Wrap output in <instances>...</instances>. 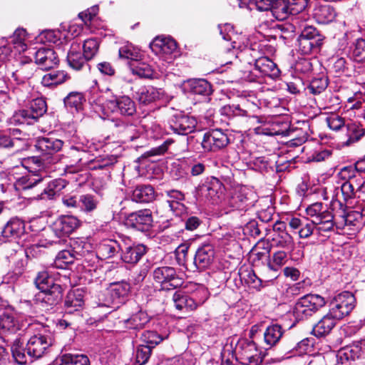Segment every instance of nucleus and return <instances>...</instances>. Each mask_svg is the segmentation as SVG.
I'll use <instances>...</instances> for the list:
<instances>
[{"label":"nucleus","mask_w":365,"mask_h":365,"mask_svg":"<svg viewBox=\"0 0 365 365\" xmlns=\"http://www.w3.org/2000/svg\"><path fill=\"white\" fill-rule=\"evenodd\" d=\"M96 112L104 116L117 113L123 116H133L136 113L135 103L128 96H115L103 103H96Z\"/></svg>","instance_id":"1"},{"label":"nucleus","mask_w":365,"mask_h":365,"mask_svg":"<svg viewBox=\"0 0 365 365\" xmlns=\"http://www.w3.org/2000/svg\"><path fill=\"white\" fill-rule=\"evenodd\" d=\"M325 304L324 299L318 294H307L299 298L293 309L297 321H303L316 313Z\"/></svg>","instance_id":"2"},{"label":"nucleus","mask_w":365,"mask_h":365,"mask_svg":"<svg viewBox=\"0 0 365 365\" xmlns=\"http://www.w3.org/2000/svg\"><path fill=\"white\" fill-rule=\"evenodd\" d=\"M280 71L277 64L266 56L255 59L254 67L245 73V78L250 82L258 81L267 76L272 78L279 76Z\"/></svg>","instance_id":"3"},{"label":"nucleus","mask_w":365,"mask_h":365,"mask_svg":"<svg viewBox=\"0 0 365 365\" xmlns=\"http://www.w3.org/2000/svg\"><path fill=\"white\" fill-rule=\"evenodd\" d=\"M28 331H38L37 334H34L29 339L26 344V351L29 356L35 359L42 357L52 345V338L51 336L45 334L46 327H33L28 329Z\"/></svg>","instance_id":"4"},{"label":"nucleus","mask_w":365,"mask_h":365,"mask_svg":"<svg viewBox=\"0 0 365 365\" xmlns=\"http://www.w3.org/2000/svg\"><path fill=\"white\" fill-rule=\"evenodd\" d=\"M33 327L43 328V324L36 322L33 318L24 314L4 313L0 316V329L4 333H15L19 330L31 329Z\"/></svg>","instance_id":"5"},{"label":"nucleus","mask_w":365,"mask_h":365,"mask_svg":"<svg viewBox=\"0 0 365 365\" xmlns=\"http://www.w3.org/2000/svg\"><path fill=\"white\" fill-rule=\"evenodd\" d=\"M355 307V297L349 292L337 294L330 304L329 311L339 319L350 314Z\"/></svg>","instance_id":"6"},{"label":"nucleus","mask_w":365,"mask_h":365,"mask_svg":"<svg viewBox=\"0 0 365 365\" xmlns=\"http://www.w3.org/2000/svg\"><path fill=\"white\" fill-rule=\"evenodd\" d=\"M153 276L154 280L161 284L162 289H174L182 284V279L171 267H158L153 271Z\"/></svg>","instance_id":"7"},{"label":"nucleus","mask_w":365,"mask_h":365,"mask_svg":"<svg viewBox=\"0 0 365 365\" xmlns=\"http://www.w3.org/2000/svg\"><path fill=\"white\" fill-rule=\"evenodd\" d=\"M230 143L227 135L220 129L212 130L204 134L201 145L205 152H217Z\"/></svg>","instance_id":"8"},{"label":"nucleus","mask_w":365,"mask_h":365,"mask_svg":"<svg viewBox=\"0 0 365 365\" xmlns=\"http://www.w3.org/2000/svg\"><path fill=\"white\" fill-rule=\"evenodd\" d=\"M224 187L216 178H211L196 189V196L217 203L222 194Z\"/></svg>","instance_id":"9"},{"label":"nucleus","mask_w":365,"mask_h":365,"mask_svg":"<svg viewBox=\"0 0 365 365\" xmlns=\"http://www.w3.org/2000/svg\"><path fill=\"white\" fill-rule=\"evenodd\" d=\"M130 312L128 317L119 321V324L126 329H140L150 321L147 313L135 303L130 304Z\"/></svg>","instance_id":"10"},{"label":"nucleus","mask_w":365,"mask_h":365,"mask_svg":"<svg viewBox=\"0 0 365 365\" xmlns=\"http://www.w3.org/2000/svg\"><path fill=\"white\" fill-rule=\"evenodd\" d=\"M145 247L135 245L128 238L121 239L120 257L125 263L135 264L145 255Z\"/></svg>","instance_id":"11"},{"label":"nucleus","mask_w":365,"mask_h":365,"mask_svg":"<svg viewBox=\"0 0 365 365\" xmlns=\"http://www.w3.org/2000/svg\"><path fill=\"white\" fill-rule=\"evenodd\" d=\"M80 221L72 215H62L58 217L52 225V230L58 237H66L71 234L78 226Z\"/></svg>","instance_id":"12"},{"label":"nucleus","mask_w":365,"mask_h":365,"mask_svg":"<svg viewBox=\"0 0 365 365\" xmlns=\"http://www.w3.org/2000/svg\"><path fill=\"white\" fill-rule=\"evenodd\" d=\"M197 125L196 119L182 113L176 114L170 120V127L179 135H187L195 129Z\"/></svg>","instance_id":"13"},{"label":"nucleus","mask_w":365,"mask_h":365,"mask_svg":"<svg viewBox=\"0 0 365 365\" xmlns=\"http://www.w3.org/2000/svg\"><path fill=\"white\" fill-rule=\"evenodd\" d=\"M153 216L150 210H141L129 214L126 224L140 231H147L152 226Z\"/></svg>","instance_id":"14"},{"label":"nucleus","mask_w":365,"mask_h":365,"mask_svg":"<svg viewBox=\"0 0 365 365\" xmlns=\"http://www.w3.org/2000/svg\"><path fill=\"white\" fill-rule=\"evenodd\" d=\"M214 259L215 250L212 245L205 243L197 250L194 257V264L199 271H202L212 264Z\"/></svg>","instance_id":"15"},{"label":"nucleus","mask_w":365,"mask_h":365,"mask_svg":"<svg viewBox=\"0 0 365 365\" xmlns=\"http://www.w3.org/2000/svg\"><path fill=\"white\" fill-rule=\"evenodd\" d=\"M62 288L61 286H54L46 290L40 291L36 296V301L41 306L48 309L57 304L62 299Z\"/></svg>","instance_id":"16"},{"label":"nucleus","mask_w":365,"mask_h":365,"mask_svg":"<svg viewBox=\"0 0 365 365\" xmlns=\"http://www.w3.org/2000/svg\"><path fill=\"white\" fill-rule=\"evenodd\" d=\"M35 63L42 69L48 70L53 68L58 62V57L53 48H41L34 56Z\"/></svg>","instance_id":"17"},{"label":"nucleus","mask_w":365,"mask_h":365,"mask_svg":"<svg viewBox=\"0 0 365 365\" xmlns=\"http://www.w3.org/2000/svg\"><path fill=\"white\" fill-rule=\"evenodd\" d=\"M252 193L245 187H241L234 190L228 203L230 207L237 210H245L252 205L250 195Z\"/></svg>","instance_id":"18"},{"label":"nucleus","mask_w":365,"mask_h":365,"mask_svg":"<svg viewBox=\"0 0 365 365\" xmlns=\"http://www.w3.org/2000/svg\"><path fill=\"white\" fill-rule=\"evenodd\" d=\"M63 142L55 138H39L36 143V149L43 155H53L61 150Z\"/></svg>","instance_id":"19"},{"label":"nucleus","mask_w":365,"mask_h":365,"mask_svg":"<svg viewBox=\"0 0 365 365\" xmlns=\"http://www.w3.org/2000/svg\"><path fill=\"white\" fill-rule=\"evenodd\" d=\"M339 318L331 314V312L325 314L313 327L312 333L317 337L324 336L329 334L335 327Z\"/></svg>","instance_id":"20"},{"label":"nucleus","mask_w":365,"mask_h":365,"mask_svg":"<svg viewBox=\"0 0 365 365\" xmlns=\"http://www.w3.org/2000/svg\"><path fill=\"white\" fill-rule=\"evenodd\" d=\"M130 291V284L125 282L111 283L108 288V293L110 296L113 304L123 303Z\"/></svg>","instance_id":"21"},{"label":"nucleus","mask_w":365,"mask_h":365,"mask_svg":"<svg viewBox=\"0 0 365 365\" xmlns=\"http://www.w3.org/2000/svg\"><path fill=\"white\" fill-rule=\"evenodd\" d=\"M80 50V44L73 43L67 55L68 65L71 68L76 71L81 70L86 64V62L88 61L83 53L82 54L81 53Z\"/></svg>","instance_id":"22"},{"label":"nucleus","mask_w":365,"mask_h":365,"mask_svg":"<svg viewBox=\"0 0 365 365\" xmlns=\"http://www.w3.org/2000/svg\"><path fill=\"white\" fill-rule=\"evenodd\" d=\"M35 69V65L31 61H21L12 76L18 83H24L33 76Z\"/></svg>","instance_id":"23"},{"label":"nucleus","mask_w":365,"mask_h":365,"mask_svg":"<svg viewBox=\"0 0 365 365\" xmlns=\"http://www.w3.org/2000/svg\"><path fill=\"white\" fill-rule=\"evenodd\" d=\"M150 47L155 53L171 54L177 49V43L173 38L157 37L152 42Z\"/></svg>","instance_id":"24"},{"label":"nucleus","mask_w":365,"mask_h":365,"mask_svg":"<svg viewBox=\"0 0 365 365\" xmlns=\"http://www.w3.org/2000/svg\"><path fill=\"white\" fill-rule=\"evenodd\" d=\"M155 197L154 188L150 185H139L132 194V200L137 202H150Z\"/></svg>","instance_id":"25"},{"label":"nucleus","mask_w":365,"mask_h":365,"mask_svg":"<svg viewBox=\"0 0 365 365\" xmlns=\"http://www.w3.org/2000/svg\"><path fill=\"white\" fill-rule=\"evenodd\" d=\"M121 250V240L116 241L113 240H106L98 246V254L104 259L113 257Z\"/></svg>","instance_id":"26"},{"label":"nucleus","mask_w":365,"mask_h":365,"mask_svg":"<svg viewBox=\"0 0 365 365\" xmlns=\"http://www.w3.org/2000/svg\"><path fill=\"white\" fill-rule=\"evenodd\" d=\"M314 16L319 24L331 22L336 16L334 8L329 4H319L314 10Z\"/></svg>","instance_id":"27"},{"label":"nucleus","mask_w":365,"mask_h":365,"mask_svg":"<svg viewBox=\"0 0 365 365\" xmlns=\"http://www.w3.org/2000/svg\"><path fill=\"white\" fill-rule=\"evenodd\" d=\"M83 304V290L77 289L68 293L65 300V307L68 312L78 311Z\"/></svg>","instance_id":"28"},{"label":"nucleus","mask_w":365,"mask_h":365,"mask_svg":"<svg viewBox=\"0 0 365 365\" xmlns=\"http://www.w3.org/2000/svg\"><path fill=\"white\" fill-rule=\"evenodd\" d=\"M24 231V222L19 218H11L4 227L2 235L6 238H16Z\"/></svg>","instance_id":"29"},{"label":"nucleus","mask_w":365,"mask_h":365,"mask_svg":"<svg viewBox=\"0 0 365 365\" xmlns=\"http://www.w3.org/2000/svg\"><path fill=\"white\" fill-rule=\"evenodd\" d=\"M173 299L178 310L193 311L198 306V304L192 298L182 292H175Z\"/></svg>","instance_id":"30"},{"label":"nucleus","mask_w":365,"mask_h":365,"mask_svg":"<svg viewBox=\"0 0 365 365\" xmlns=\"http://www.w3.org/2000/svg\"><path fill=\"white\" fill-rule=\"evenodd\" d=\"M160 92L153 86H143L135 93L136 99L143 104H148L160 98Z\"/></svg>","instance_id":"31"},{"label":"nucleus","mask_w":365,"mask_h":365,"mask_svg":"<svg viewBox=\"0 0 365 365\" xmlns=\"http://www.w3.org/2000/svg\"><path fill=\"white\" fill-rule=\"evenodd\" d=\"M70 78L68 74L64 71H53L45 74L41 80V83L46 87L58 86L63 83Z\"/></svg>","instance_id":"32"},{"label":"nucleus","mask_w":365,"mask_h":365,"mask_svg":"<svg viewBox=\"0 0 365 365\" xmlns=\"http://www.w3.org/2000/svg\"><path fill=\"white\" fill-rule=\"evenodd\" d=\"M189 91L194 95L209 96L212 93L211 84L205 79H195L188 81Z\"/></svg>","instance_id":"33"},{"label":"nucleus","mask_w":365,"mask_h":365,"mask_svg":"<svg viewBox=\"0 0 365 365\" xmlns=\"http://www.w3.org/2000/svg\"><path fill=\"white\" fill-rule=\"evenodd\" d=\"M47 173L46 171H41L38 174L31 173L26 176L19 178L16 182L18 189L27 190L36 186L46 178Z\"/></svg>","instance_id":"34"},{"label":"nucleus","mask_w":365,"mask_h":365,"mask_svg":"<svg viewBox=\"0 0 365 365\" xmlns=\"http://www.w3.org/2000/svg\"><path fill=\"white\" fill-rule=\"evenodd\" d=\"M288 4L286 0H274L270 10L272 16L278 21L287 19L289 15H292Z\"/></svg>","instance_id":"35"},{"label":"nucleus","mask_w":365,"mask_h":365,"mask_svg":"<svg viewBox=\"0 0 365 365\" xmlns=\"http://www.w3.org/2000/svg\"><path fill=\"white\" fill-rule=\"evenodd\" d=\"M313 221L316 225H318L317 230L319 232L331 231L334 225V215L327 210H324L319 217L313 219Z\"/></svg>","instance_id":"36"},{"label":"nucleus","mask_w":365,"mask_h":365,"mask_svg":"<svg viewBox=\"0 0 365 365\" xmlns=\"http://www.w3.org/2000/svg\"><path fill=\"white\" fill-rule=\"evenodd\" d=\"M346 128L347 140L343 142L344 145L349 146L358 142L365 135V130L356 123H348Z\"/></svg>","instance_id":"37"},{"label":"nucleus","mask_w":365,"mask_h":365,"mask_svg":"<svg viewBox=\"0 0 365 365\" xmlns=\"http://www.w3.org/2000/svg\"><path fill=\"white\" fill-rule=\"evenodd\" d=\"M361 348L357 345L346 346L338 352V360L345 364L358 359L361 355Z\"/></svg>","instance_id":"38"},{"label":"nucleus","mask_w":365,"mask_h":365,"mask_svg":"<svg viewBox=\"0 0 365 365\" xmlns=\"http://www.w3.org/2000/svg\"><path fill=\"white\" fill-rule=\"evenodd\" d=\"M284 334V329L279 324H272L269 326L264 333V342L269 346L275 345L282 338Z\"/></svg>","instance_id":"39"},{"label":"nucleus","mask_w":365,"mask_h":365,"mask_svg":"<svg viewBox=\"0 0 365 365\" xmlns=\"http://www.w3.org/2000/svg\"><path fill=\"white\" fill-rule=\"evenodd\" d=\"M24 343L20 339H16L11 347L13 358L19 364L24 365L27 363L28 356L25 354Z\"/></svg>","instance_id":"40"},{"label":"nucleus","mask_w":365,"mask_h":365,"mask_svg":"<svg viewBox=\"0 0 365 365\" xmlns=\"http://www.w3.org/2000/svg\"><path fill=\"white\" fill-rule=\"evenodd\" d=\"M220 33L222 36V38L225 41H231V46L232 49H241L242 46L240 42H237L235 39L236 34L234 32L233 26L230 24H225L223 25H219Z\"/></svg>","instance_id":"41"},{"label":"nucleus","mask_w":365,"mask_h":365,"mask_svg":"<svg viewBox=\"0 0 365 365\" xmlns=\"http://www.w3.org/2000/svg\"><path fill=\"white\" fill-rule=\"evenodd\" d=\"M26 37V31L24 29H17L13 36L10 37L9 43H12L14 48L18 52L24 51L26 49V44L25 40Z\"/></svg>","instance_id":"42"},{"label":"nucleus","mask_w":365,"mask_h":365,"mask_svg":"<svg viewBox=\"0 0 365 365\" xmlns=\"http://www.w3.org/2000/svg\"><path fill=\"white\" fill-rule=\"evenodd\" d=\"M130 71L133 74L140 78H153L154 72L151 66L145 62H136L130 66Z\"/></svg>","instance_id":"43"},{"label":"nucleus","mask_w":365,"mask_h":365,"mask_svg":"<svg viewBox=\"0 0 365 365\" xmlns=\"http://www.w3.org/2000/svg\"><path fill=\"white\" fill-rule=\"evenodd\" d=\"M67 185L64 179L58 178L51 181L47 187L44 189L42 195H46L48 199H52L56 195L58 194Z\"/></svg>","instance_id":"44"},{"label":"nucleus","mask_w":365,"mask_h":365,"mask_svg":"<svg viewBox=\"0 0 365 365\" xmlns=\"http://www.w3.org/2000/svg\"><path fill=\"white\" fill-rule=\"evenodd\" d=\"M299 51L303 55H309L313 51H317L322 43L316 41V40H309L302 36H299Z\"/></svg>","instance_id":"45"},{"label":"nucleus","mask_w":365,"mask_h":365,"mask_svg":"<svg viewBox=\"0 0 365 365\" xmlns=\"http://www.w3.org/2000/svg\"><path fill=\"white\" fill-rule=\"evenodd\" d=\"M351 54L355 61L365 62V39L358 38L353 43Z\"/></svg>","instance_id":"46"},{"label":"nucleus","mask_w":365,"mask_h":365,"mask_svg":"<svg viewBox=\"0 0 365 365\" xmlns=\"http://www.w3.org/2000/svg\"><path fill=\"white\" fill-rule=\"evenodd\" d=\"M84 101L83 96L79 92H71L65 98L64 104L66 108L78 110Z\"/></svg>","instance_id":"47"},{"label":"nucleus","mask_w":365,"mask_h":365,"mask_svg":"<svg viewBox=\"0 0 365 365\" xmlns=\"http://www.w3.org/2000/svg\"><path fill=\"white\" fill-rule=\"evenodd\" d=\"M35 284L37 288L40 290H46L54 286H60L54 283L53 279L48 276L46 271L40 272L35 279Z\"/></svg>","instance_id":"48"},{"label":"nucleus","mask_w":365,"mask_h":365,"mask_svg":"<svg viewBox=\"0 0 365 365\" xmlns=\"http://www.w3.org/2000/svg\"><path fill=\"white\" fill-rule=\"evenodd\" d=\"M14 118L16 122L21 124H33L38 120L29 108L16 111Z\"/></svg>","instance_id":"49"},{"label":"nucleus","mask_w":365,"mask_h":365,"mask_svg":"<svg viewBox=\"0 0 365 365\" xmlns=\"http://www.w3.org/2000/svg\"><path fill=\"white\" fill-rule=\"evenodd\" d=\"M287 261V253L284 251H277L273 254L272 259L268 262L267 266L271 270L277 272Z\"/></svg>","instance_id":"50"},{"label":"nucleus","mask_w":365,"mask_h":365,"mask_svg":"<svg viewBox=\"0 0 365 365\" xmlns=\"http://www.w3.org/2000/svg\"><path fill=\"white\" fill-rule=\"evenodd\" d=\"M119 56L123 58L138 61L141 54L138 48L131 44H126L120 48Z\"/></svg>","instance_id":"51"},{"label":"nucleus","mask_w":365,"mask_h":365,"mask_svg":"<svg viewBox=\"0 0 365 365\" xmlns=\"http://www.w3.org/2000/svg\"><path fill=\"white\" fill-rule=\"evenodd\" d=\"M328 86V80L325 77L314 78L310 82L307 89L314 95L320 94Z\"/></svg>","instance_id":"52"},{"label":"nucleus","mask_w":365,"mask_h":365,"mask_svg":"<svg viewBox=\"0 0 365 365\" xmlns=\"http://www.w3.org/2000/svg\"><path fill=\"white\" fill-rule=\"evenodd\" d=\"M140 339L143 344L149 346L153 349V348L162 341L163 338L156 331H145L142 334Z\"/></svg>","instance_id":"53"},{"label":"nucleus","mask_w":365,"mask_h":365,"mask_svg":"<svg viewBox=\"0 0 365 365\" xmlns=\"http://www.w3.org/2000/svg\"><path fill=\"white\" fill-rule=\"evenodd\" d=\"M152 349L144 344L138 346L135 351V362L138 365L146 364L151 355Z\"/></svg>","instance_id":"54"},{"label":"nucleus","mask_w":365,"mask_h":365,"mask_svg":"<svg viewBox=\"0 0 365 365\" xmlns=\"http://www.w3.org/2000/svg\"><path fill=\"white\" fill-rule=\"evenodd\" d=\"M78 202L81 204V208L86 212L94 210L98 203L96 197L90 194L81 195L78 198Z\"/></svg>","instance_id":"55"},{"label":"nucleus","mask_w":365,"mask_h":365,"mask_svg":"<svg viewBox=\"0 0 365 365\" xmlns=\"http://www.w3.org/2000/svg\"><path fill=\"white\" fill-rule=\"evenodd\" d=\"M355 183L357 187L356 189V194L357 195V197L359 199L357 203L361 208V215H365V198H364V195H365V180L361 178H356Z\"/></svg>","instance_id":"56"},{"label":"nucleus","mask_w":365,"mask_h":365,"mask_svg":"<svg viewBox=\"0 0 365 365\" xmlns=\"http://www.w3.org/2000/svg\"><path fill=\"white\" fill-rule=\"evenodd\" d=\"M98 42L95 38H89L84 41L83 45V55L88 60L91 59L98 52Z\"/></svg>","instance_id":"57"},{"label":"nucleus","mask_w":365,"mask_h":365,"mask_svg":"<svg viewBox=\"0 0 365 365\" xmlns=\"http://www.w3.org/2000/svg\"><path fill=\"white\" fill-rule=\"evenodd\" d=\"M252 350H255L257 352L253 344H248L247 349L242 353L243 363L247 365H258L262 363V359L257 353L255 354H250L248 351Z\"/></svg>","instance_id":"58"},{"label":"nucleus","mask_w":365,"mask_h":365,"mask_svg":"<svg viewBox=\"0 0 365 365\" xmlns=\"http://www.w3.org/2000/svg\"><path fill=\"white\" fill-rule=\"evenodd\" d=\"M299 36L308 38L309 40H316V41L322 43L324 36L319 31L312 26H306L301 32Z\"/></svg>","instance_id":"59"},{"label":"nucleus","mask_w":365,"mask_h":365,"mask_svg":"<svg viewBox=\"0 0 365 365\" xmlns=\"http://www.w3.org/2000/svg\"><path fill=\"white\" fill-rule=\"evenodd\" d=\"M355 179L356 178L351 179L349 181H346L341 186V192L345 201L351 199L356 195Z\"/></svg>","instance_id":"60"},{"label":"nucleus","mask_w":365,"mask_h":365,"mask_svg":"<svg viewBox=\"0 0 365 365\" xmlns=\"http://www.w3.org/2000/svg\"><path fill=\"white\" fill-rule=\"evenodd\" d=\"M75 259L74 255L70 250H63L59 252L56 257L55 263L57 266L63 264H68L73 262Z\"/></svg>","instance_id":"61"},{"label":"nucleus","mask_w":365,"mask_h":365,"mask_svg":"<svg viewBox=\"0 0 365 365\" xmlns=\"http://www.w3.org/2000/svg\"><path fill=\"white\" fill-rule=\"evenodd\" d=\"M29 108L38 119L46 111V103L42 98H36L31 103Z\"/></svg>","instance_id":"62"},{"label":"nucleus","mask_w":365,"mask_h":365,"mask_svg":"<svg viewBox=\"0 0 365 365\" xmlns=\"http://www.w3.org/2000/svg\"><path fill=\"white\" fill-rule=\"evenodd\" d=\"M328 126L333 130H339L345 125L343 118L337 114L332 113L326 119Z\"/></svg>","instance_id":"63"},{"label":"nucleus","mask_w":365,"mask_h":365,"mask_svg":"<svg viewBox=\"0 0 365 365\" xmlns=\"http://www.w3.org/2000/svg\"><path fill=\"white\" fill-rule=\"evenodd\" d=\"M289 3L288 6L290 8L292 15L299 14L305 9L307 6V0H286Z\"/></svg>","instance_id":"64"}]
</instances>
